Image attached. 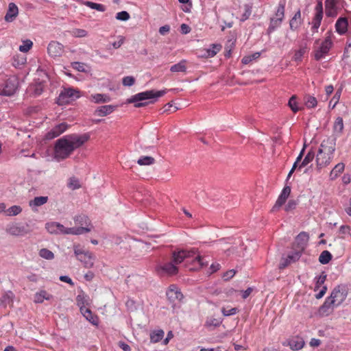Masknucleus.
<instances>
[{"instance_id": "f257e3e1", "label": "nucleus", "mask_w": 351, "mask_h": 351, "mask_svg": "<svg viewBox=\"0 0 351 351\" xmlns=\"http://www.w3.org/2000/svg\"><path fill=\"white\" fill-rule=\"evenodd\" d=\"M90 139V134H71L58 139L54 145L53 158L60 162L68 158L73 152Z\"/></svg>"}, {"instance_id": "f03ea898", "label": "nucleus", "mask_w": 351, "mask_h": 351, "mask_svg": "<svg viewBox=\"0 0 351 351\" xmlns=\"http://www.w3.org/2000/svg\"><path fill=\"white\" fill-rule=\"evenodd\" d=\"M171 261L176 265L184 263L185 267L189 270H197L206 265L203 258L193 249L174 251L172 253Z\"/></svg>"}, {"instance_id": "7ed1b4c3", "label": "nucleus", "mask_w": 351, "mask_h": 351, "mask_svg": "<svg viewBox=\"0 0 351 351\" xmlns=\"http://www.w3.org/2000/svg\"><path fill=\"white\" fill-rule=\"evenodd\" d=\"M167 92V89L161 90H149L144 92H141L133 95L129 100V103H134L136 108H140L145 106L149 104V102L143 101L145 100L155 99L162 97Z\"/></svg>"}, {"instance_id": "20e7f679", "label": "nucleus", "mask_w": 351, "mask_h": 351, "mask_svg": "<svg viewBox=\"0 0 351 351\" xmlns=\"http://www.w3.org/2000/svg\"><path fill=\"white\" fill-rule=\"evenodd\" d=\"M45 228L51 234L62 233L67 234L79 235L90 231V228L84 227L65 228L61 223L54 221L47 223Z\"/></svg>"}, {"instance_id": "39448f33", "label": "nucleus", "mask_w": 351, "mask_h": 351, "mask_svg": "<svg viewBox=\"0 0 351 351\" xmlns=\"http://www.w3.org/2000/svg\"><path fill=\"white\" fill-rule=\"evenodd\" d=\"M335 148L333 146L326 147L322 143L316 155V163L318 169H322L328 165L334 155Z\"/></svg>"}, {"instance_id": "423d86ee", "label": "nucleus", "mask_w": 351, "mask_h": 351, "mask_svg": "<svg viewBox=\"0 0 351 351\" xmlns=\"http://www.w3.org/2000/svg\"><path fill=\"white\" fill-rule=\"evenodd\" d=\"M19 87V81L16 76L11 75L7 77L3 82L0 84V95L12 96Z\"/></svg>"}, {"instance_id": "0eeeda50", "label": "nucleus", "mask_w": 351, "mask_h": 351, "mask_svg": "<svg viewBox=\"0 0 351 351\" xmlns=\"http://www.w3.org/2000/svg\"><path fill=\"white\" fill-rule=\"evenodd\" d=\"M81 97L80 92L73 88H64L59 94L57 99L58 105H64L76 100Z\"/></svg>"}, {"instance_id": "6e6552de", "label": "nucleus", "mask_w": 351, "mask_h": 351, "mask_svg": "<svg viewBox=\"0 0 351 351\" xmlns=\"http://www.w3.org/2000/svg\"><path fill=\"white\" fill-rule=\"evenodd\" d=\"M348 295V290L345 285H339L336 286L332 291L328 298L337 307L340 306L346 299Z\"/></svg>"}, {"instance_id": "1a4fd4ad", "label": "nucleus", "mask_w": 351, "mask_h": 351, "mask_svg": "<svg viewBox=\"0 0 351 351\" xmlns=\"http://www.w3.org/2000/svg\"><path fill=\"white\" fill-rule=\"evenodd\" d=\"M73 250L77 260L82 263L85 267L90 268L93 266L95 257L91 252L84 250L79 245H74Z\"/></svg>"}, {"instance_id": "9d476101", "label": "nucleus", "mask_w": 351, "mask_h": 351, "mask_svg": "<svg viewBox=\"0 0 351 351\" xmlns=\"http://www.w3.org/2000/svg\"><path fill=\"white\" fill-rule=\"evenodd\" d=\"M167 299L173 308H175L178 306L184 298L183 294L180 291V289L176 285H171L166 292Z\"/></svg>"}, {"instance_id": "9b49d317", "label": "nucleus", "mask_w": 351, "mask_h": 351, "mask_svg": "<svg viewBox=\"0 0 351 351\" xmlns=\"http://www.w3.org/2000/svg\"><path fill=\"white\" fill-rule=\"evenodd\" d=\"M332 41L330 36H326L319 46L314 51V58L316 60H320L328 55L332 47Z\"/></svg>"}, {"instance_id": "f8f14e48", "label": "nucleus", "mask_w": 351, "mask_h": 351, "mask_svg": "<svg viewBox=\"0 0 351 351\" xmlns=\"http://www.w3.org/2000/svg\"><path fill=\"white\" fill-rule=\"evenodd\" d=\"M326 276L325 272L323 271L319 276L315 278L314 291H318L315 295L316 299H321L326 293L327 287L324 285L326 280Z\"/></svg>"}, {"instance_id": "ddd939ff", "label": "nucleus", "mask_w": 351, "mask_h": 351, "mask_svg": "<svg viewBox=\"0 0 351 351\" xmlns=\"http://www.w3.org/2000/svg\"><path fill=\"white\" fill-rule=\"evenodd\" d=\"M8 234L14 237H23L26 235L29 231L21 223H10L5 229Z\"/></svg>"}, {"instance_id": "4468645a", "label": "nucleus", "mask_w": 351, "mask_h": 351, "mask_svg": "<svg viewBox=\"0 0 351 351\" xmlns=\"http://www.w3.org/2000/svg\"><path fill=\"white\" fill-rule=\"evenodd\" d=\"M315 16L312 20V29L314 32H317L323 19V4L322 0H317L315 8Z\"/></svg>"}, {"instance_id": "2eb2a0df", "label": "nucleus", "mask_w": 351, "mask_h": 351, "mask_svg": "<svg viewBox=\"0 0 351 351\" xmlns=\"http://www.w3.org/2000/svg\"><path fill=\"white\" fill-rule=\"evenodd\" d=\"M179 269L171 261L158 267V271L162 275L174 276L178 273Z\"/></svg>"}, {"instance_id": "dca6fc26", "label": "nucleus", "mask_w": 351, "mask_h": 351, "mask_svg": "<svg viewBox=\"0 0 351 351\" xmlns=\"http://www.w3.org/2000/svg\"><path fill=\"white\" fill-rule=\"evenodd\" d=\"M302 256V252L299 251H295L289 253L287 257H283L281 259L280 263L279 265V268L280 269H285L289 265L292 263H295L298 261Z\"/></svg>"}, {"instance_id": "f3484780", "label": "nucleus", "mask_w": 351, "mask_h": 351, "mask_svg": "<svg viewBox=\"0 0 351 351\" xmlns=\"http://www.w3.org/2000/svg\"><path fill=\"white\" fill-rule=\"evenodd\" d=\"M47 52L52 58L60 57L64 52V46L57 41H51L48 45Z\"/></svg>"}, {"instance_id": "a211bd4d", "label": "nucleus", "mask_w": 351, "mask_h": 351, "mask_svg": "<svg viewBox=\"0 0 351 351\" xmlns=\"http://www.w3.org/2000/svg\"><path fill=\"white\" fill-rule=\"evenodd\" d=\"M68 124L66 123H61L54 126L50 131L46 134V137L48 139H52L58 137L68 129Z\"/></svg>"}, {"instance_id": "6ab92c4d", "label": "nucleus", "mask_w": 351, "mask_h": 351, "mask_svg": "<svg viewBox=\"0 0 351 351\" xmlns=\"http://www.w3.org/2000/svg\"><path fill=\"white\" fill-rule=\"evenodd\" d=\"M337 307L331 301L327 298L324 304L318 309V315L321 317L328 316L332 314L335 308Z\"/></svg>"}, {"instance_id": "aec40b11", "label": "nucleus", "mask_w": 351, "mask_h": 351, "mask_svg": "<svg viewBox=\"0 0 351 351\" xmlns=\"http://www.w3.org/2000/svg\"><path fill=\"white\" fill-rule=\"evenodd\" d=\"M291 193V187L289 186H285L282 190L280 195L278 196L276 204L273 206L272 210H278L280 206H282L286 202L289 195Z\"/></svg>"}, {"instance_id": "412c9836", "label": "nucleus", "mask_w": 351, "mask_h": 351, "mask_svg": "<svg viewBox=\"0 0 351 351\" xmlns=\"http://www.w3.org/2000/svg\"><path fill=\"white\" fill-rule=\"evenodd\" d=\"M304 341L300 337H295L287 341V343H283L284 346H288L292 350H300L304 346Z\"/></svg>"}, {"instance_id": "4be33fe9", "label": "nucleus", "mask_w": 351, "mask_h": 351, "mask_svg": "<svg viewBox=\"0 0 351 351\" xmlns=\"http://www.w3.org/2000/svg\"><path fill=\"white\" fill-rule=\"evenodd\" d=\"M338 0H326L325 9L326 14L328 17H334L337 14V5Z\"/></svg>"}, {"instance_id": "5701e85b", "label": "nucleus", "mask_w": 351, "mask_h": 351, "mask_svg": "<svg viewBox=\"0 0 351 351\" xmlns=\"http://www.w3.org/2000/svg\"><path fill=\"white\" fill-rule=\"evenodd\" d=\"M80 312L83 315V316L86 319V320L90 322L93 325H98L97 316L94 315L89 308H86V306H82L81 307Z\"/></svg>"}, {"instance_id": "b1692460", "label": "nucleus", "mask_w": 351, "mask_h": 351, "mask_svg": "<svg viewBox=\"0 0 351 351\" xmlns=\"http://www.w3.org/2000/svg\"><path fill=\"white\" fill-rule=\"evenodd\" d=\"M19 9L14 3H10L8 5V10L5 16V20L7 22H12L18 15Z\"/></svg>"}, {"instance_id": "393cba45", "label": "nucleus", "mask_w": 351, "mask_h": 351, "mask_svg": "<svg viewBox=\"0 0 351 351\" xmlns=\"http://www.w3.org/2000/svg\"><path fill=\"white\" fill-rule=\"evenodd\" d=\"M53 295L45 290H40L34 295V302L37 304L43 303L45 300H50Z\"/></svg>"}, {"instance_id": "a878e982", "label": "nucleus", "mask_w": 351, "mask_h": 351, "mask_svg": "<svg viewBox=\"0 0 351 351\" xmlns=\"http://www.w3.org/2000/svg\"><path fill=\"white\" fill-rule=\"evenodd\" d=\"M116 108V106L112 105H106L98 107L95 111V114L98 116H107L111 114Z\"/></svg>"}, {"instance_id": "bb28decb", "label": "nucleus", "mask_w": 351, "mask_h": 351, "mask_svg": "<svg viewBox=\"0 0 351 351\" xmlns=\"http://www.w3.org/2000/svg\"><path fill=\"white\" fill-rule=\"evenodd\" d=\"M348 20L346 18H339L335 23V29L340 35L344 34L348 30Z\"/></svg>"}, {"instance_id": "cd10ccee", "label": "nucleus", "mask_w": 351, "mask_h": 351, "mask_svg": "<svg viewBox=\"0 0 351 351\" xmlns=\"http://www.w3.org/2000/svg\"><path fill=\"white\" fill-rule=\"evenodd\" d=\"M186 60H182L178 63L172 65L170 67V71L172 73H186Z\"/></svg>"}, {"instance_id": "c85d7f7f", "label": "nucleus", "mask_w": 351, "mask_h": 351, "mask_svg": "<svg viewBox=\"0 0 351 351\" xmlns=\"http://www.w3.org/2000/svg\"><path fill=\"white\" fill-rule=\"evenodd\" d=\"M286 0H280L277 10L275 13V19H279L282 22L285 17V9Z\"/></svg>"}, {"instance_id": "c756f323", "label": "nucleus", "mask_w": 351, "mask_h": 351, "mask_svg": "<svg viewBox=\"0 0 351 351\" xmlns=\"http://www.w3.org/2000/svg\"><path fill=\"white\" fill-rule=\"evenodd\" d=\"M345 165L343 162H339L335 166L330 173V178L331 180L336 179L344 170Z\"/></svg>"}, {"instance_id": "7c9ffc66", "label": "nucleus", "mask_w": 351, "mask_h": 351, "mask_svg": "<svg viewBox=\"0 0 351 351\" xmlns=\"http://www.w3.org/2000/svg\"><path fill=\"white\" fill-rule=\"evenodd\" d=\"M300 18H301V12H300V10H299L295 13L294 16L290 21L289 25H290V28L292 30H295L299 27V26L300 25V23H301Z\"/></svg>"}, {"instance_id": "2f4dec72", "label": "nucleus", "mask_w": 351, "mask_h": 351, "mask_svg": "<svg viewBox=\"0 0 351 351\" xmlns=\"http://www.w3.org/2000/svg\"><path fill=\"white\" fill-rule=\"evenodd\" d=\"M48 197L47 196L36 197L29 203V206L32 208L44 205L47 202Z\"/></svg>"}, {"instance_id": "473e14b6", "label": "nucleus", "mask_w": 351, "mask_h": 351, "mask_svg": "<svg viewBox=\"0 0 351 351\" xmlns=\"http://www.w3.org/2000/svg\"><path fill=\"white\" fill-rule=\"evenodd\" d=\"M92 101L96 104L106 103L110 101V97L106 94L97 93L91 95Z\"/></svg>"}, {"instance_id": "72a5a7b5", "label": "nucleus", "mask_w": 351, "mask_h": 351, "mask_svg": "<svg viewBox=\"0 0 351 351\" xmlns=\"http://www.w3.org/2000/svg\"><path fill=\"white\" fill-rule=\"evenodd\" d=\"M165 332L162 330H156L150 333V341L152 343H157L162 339Z\"/></svg>"}, {"instance_id": "f704fd0d", "label": "nucleus", "mask_w": 351, "mask_h": 351, "mask_svg": "<svg viewBox=\"0 0 351 351\" xmlns=\"http://www.w3.org/2000/svg\"><path fill=\"white\" fill-rule=\"evenodd\" d=\"M344 125H343V120L341 117H338L334 123L333 125V130L334 132L340 134L342 133L343 130Z\"/></svg>"}, {"instance_id": "c9c22d12", "label": "nucleus", "mask_w": 351, "mask_h": 351, "mask_svg": "<svg viewBox=\"0 0 351 351\" xmlns=\"http://www.w3.org/2000/svg\"><path fill=\"white\" fill-rule=\"evenodd\" d=\"M38 255L43 259L51 261L55 257L54 254L47 248H42L38 252Z\"/></svg>"}, {"instance_id": "e433bc0d", "label": "nucleus", "mask_w": 351, "mask_h": 351, "mask_svg": "<svg viewBox=\"0 0 351 351\" xmlns=\"http://www.w3.org/2000/svg\"><path fill=\"white\" fill-rule=\"evenodd\" d=\"M309 239L308 234L306 232H300L297 237H296V242L298 245H302L304 247V245H306Z\"/></svg>"}, {"instance_id": "4c0bfd02", "label": "nucleus", "mask_w": 351, "mask_h": 351, "mask_svg": "<svg viewBox=\"0 0 351 351\" xmlns=\"http://www.w3.org/2000/svg\"><path fill=\"white\" fill-rule=\"evenodd\" d=\"M22 212V208L18 205H14L8 208L6 210V216L14 217L19 215Z\"/></svg>"}, {"instance_id": "58836bf2", "label": "nucleus", "mask_w": 351, "mask_h": 351, "mask_svg": "<svg viewBox=\"0 0 351 351\" xmlns=\"http://www.w3.org/2000/svg\"><path fill=\"white\" fill-rule=\"evenodd\" d=\"M221 49V45L219 44H213L210 47L206 50V55L208 57L215 56Z\"/></svg>"}, {"instance_id": "ea45409f", "label": "nucleus", "mask_w": 351, "mask_h": 351, "mask_svg": "<svg viewBox=\"0 0 351 351\" xmlns=\"http://www.w3.org/2000/svg\"><path fill=\"white\" fill-rule=\"evenodd\" d=\"M315 153L313 151H309L306 156L304 157V160L302 161L300 165H299V169H301L307 165H308L315 158Z\"/></svg>"}, {"instance_id": "a19ab883", "label": "nucleus", "mask_w": 351, "mask_h": 351, "mask_svg": "<svg viewBox=\"0 0 351 351\" xmlns=\"http://www.w3.org/2000/svg\"><path fill=\"white\" fill-rule=\"evenodd\" d=\"M84 4L90 9L96 10L99 12H104L106 10V7L101 3L87 1H85Z\"/></svg>"}, {"instance_id": "79ce46f5", "label": "nucleus", "mask_w": 351, "mask_h": 351, "mask_svg": "<svg viewBox=\"0 0 351 351\" xmlns=\"http://www.w3.org/2000/svg\"><path fill=\"white\" fill-rule=\"evenodd\" d=\"M332 254H330V252L327 251V250H324L323 251L320 255H319V261L322 263V264H327L328 263L330 260L332 259Z\"/></svg>"}, {"instance_id": "37998d69", "label": "nucleus", "mask_w": 351, "mask_h": 351, "mask_svg": "<svg viewBox=\"0 0 351 351\" xmlns=\"http://www.w3.org/2000/svg\"><path fill=\"white\" fill-rule=\"evenodd\" d=\"M306 47H301L298 50H296L293 55V60L295 62H300L302 60V58H303L304 55L306 53Z\"/></svg>"}, {"instance_id": "c03bdc74", "label": "nucleus", "mask_w": 351, "mask_h": 351, "mask_svg": "<svg viewBox=\"0 0 351 351\" xmlns=\"http://www.w3.org/2000/svg\"><path fill=\"white\" fill-rule=\"evenodd\" d=\"M305 105L308 108H313L317 106V99L311 95H307L304 98Z\"/></svg>"}, {"instance_id": "a18cd8bd", "label": "nucleus", "mask_w": 351, "mask_h": 351, "mask_svg": "<svg viewBox=\"0 0 351 351\" xmlns=\"http://www.w3.org/2000/svg\"><path fill=\"white\" fill-rule=\"evenodd\" d=\"M281 23L282 21H280L279 19L271 18L269 27L267 29L268 34L272 33L276 28L280 26Z\"/></svg>"}, {"instance_id": "49530a36", "label": "nucleus", "mask_w": 351, "mask_h": 351, "mask_svg": "<svg viewBox=\"0 0 351 351\" xmlns=\"http://www.w3.org/2000/svg\"><path fill=\"white\" fill-rule=\"evenodd\" d=\"M155 159L152 156H141L137 163L140 165H150L154 163Z\"/></svg>"}, {"instance_id": "de8ad7c7", "label": "nucleus", "mask_w": 351, "mask_h": 351, "mask_svg": "<svg viewBox=\"0 0 351 351\" xmlns=\"http://www.w3.org/2000/svg\"><path fill=\"white\" fill-rule=\"evenodd\" d=\"M341 95V89L337 90L329 102V107H331V108H334L336 106V105L339 101Z\"/></svg>"}, {"instance_id": "09e8293b", "label": "nucleus", "mask_w": 351, "mask_h": 351, "mask_svg": "<svg viewBox=\"0 0 351 351\" xmlns=\"http://www.w3.org/2000/svg\"><path fill=\"white\" fill-rule=\"evenodd\" d=\"M88 296L84 294H80L77 296L76 300L80 310L81 307L86 306L88 304Z\"/></svg>"}, {"instance_id": "8fccbe9b", "label": "nucleus", "mask_w": 351, "mask_h": 351, "mask_svg": "<svg viewBox=\"0 0 351 351\" xmlns=\"http://www.w3.org/2000/svg\"><path fill=\"white\" fill-rule=\"evenodd\" d=\"M33 45V43L32 40L27 39L23 41V44L19 46V51L21 52H27Z\"/></svg>"}, {"instance_id": "3c124183", "label": "nucleus", "mask_w": 351, "mask_h": 351, "mask_svg": "<svg viewBox=\"0 0 351 351\" xmlns=\"http://www.w3.org/2000/svg\"><path fill=\"white\" fill-rule=\"evenodd\" d=\"M68 186L72 190H75L80 189L81 187V185L77 178L72 177L69 180Z\"/></svg>"}, {"instance_id": "603ef678", "label": "nucleus", "mask_w": 351, "mask_h": 351, "mask_svg": "<svg viewBox=\"0 0 351 351\" xmlns=\"http://www.w3.org/2000/svg\"><path fill=\"white\" fill-rule=\"evenodd\" d=\"M222 323V319L219 318L210 317L207 319L206 326L217 327Z\"/></svg>"}, {"instance_id": "864d4df0", "label": "nucleus", "mask_w": 351, "mask_h": 351, "mask_svg": "<svg viewBox=\"0 0 351 351\" xmlns=\"http://www.w3.org/2000/svg\"><path fill=\"white\" fill-rule=\"evenodd\" d=\"M288 105L293 112H297L299 110L296 97L295 95H293L289 99Z\"/></svg>"}, {"instance_id": "5fc2aeb1", "label": "nucleus", "mask_w": 351, "mask_h": 351, "mask_svg": "<svg viewBox=\"0 0 351 351\" xmlns=\"http://www.w3.org/2000/svg\"><path fill=\"white\" fill-rule=\"evenodd\" d=\"M244 9H245V12L241 15V21H245L247 19H249V17L250 16L251 13H252V6L251 5L246 4L244 6Z\"/></svg>"}, {"instance_id": "6e6d98bb", "label": "nucleus", "mask_w": 351, "mask_h": 351, "mask_svg": "<svg viewBox=\"0 0 351 351\" xmlns=\"http://www.w3.org/2000/svg\"><path fill=\"white\" fill-rule=\"evenodd\" d=\"M237 312H238V309L237 308H227L223 307L221 308V313L226 317L234 315L237 314Z\"/></svg>"}, {"instance_id": "4d7b16f0", "label": "nucleus", "mask_w": 351, "mask_h": 351, "mask_svg": "<svg viewBox=\"0 0 351 351\" xmlns=\"http://www.w3.org/2000/svg\"><path fill=\"white\" fill-rule=\"evenodd\" d=\"M116 19L119 21H125L130 19V14L126 11H121L117 13Z\"/></svg>"}, {"instance_id": "13d9d810", "label": "nucleus", "mask_w": 351, "mask_h": 351, "mask_svg": "<svg viewBox=\"0 0 351 351\" xmlns=\"http://www.w3.org/2000/svg\"><path fill=\"white\" fill-rule=\"evenodd\" d=\"M135 82V79L132 76L124 77L122 80L123 85L125 86H131Z\"/></svg>"}, {"instance_id": "bf43d9fd", "label": "nucleus", "mask_w": 351, "mask_h": 351, "mask_svg": "<svg viewBox=\"0 0 351 351\" xmlns=\"http://www.w3.org/2000/svg\"><path fill=\"white\" fill-rule=\"evenodd\" d=\"M87 35V32L83 29H75L73 31V36L76 38H83Z\"/></svg>"}, {"instance_id": "052dcab7", "label": "nucleus", "mask_w": 351, "mask_h": 351, "mask_svg": "<svg viewBox=\"0 0 351 351\" xmlns=\"http://www.w3.org/2000/svg\"><path fill=\"white\" fill-rule=\"evenodd\" d=\"M72 67L80 72H86L85 64L79 62H75L72 63Z\"/></svg>"}, {"instance_id": "680f3d73", "label": "nucleus", "mask_w": 351, "mask_h": 351, "mask_svg": "<svg viewBox=\"0 0 351 351\" xmlns=\"http://www.w3.org/2000/svg\"><path fill=\"white\" fill-rule=\"evenodd\" d=\"M118 40L112 43V46L114 49H119L125 42V38L123 36H118Z\"/></svg>"}, {"instance_id": "e2e57ef3", "label": "nucleus", "mask_w": 351, "mask_h": 351, "mask_svg": "<svg viewBox=\"0 0 351 351\" xmlns=\"http://www.w3.org/2000/svg\"><path fill=\"white\" fill-rule=\"evenodd\" d=\"M298 203L294 199H291L288 202V203L285 205V209L287 212L291 211L295 208Z\"/></svg>"}, {"instance_id": "0e129e2a", "label": "nucleus", "mask_w": 351, "mask_h": 351, "mask_svg": "<svg viewBox=\"0 0 351 351\" xmlns=\"http://www.w3.org/2000/svg\"><path fill=\"white\" fill-rule=\"evenodd\" d=\"M236 274V271L234 269H231L226 273H224L223 278L225 280H228L231 279Z\"/></svg>"}, {"instance_id": "69168bd1", "label": "nucleus", "mask_w": 351, "mask_h": 351, "mask_svg": "<svg viewBox=\"0 0 351 351\" xmlns=\"http://www.w3.org/2000/svg\"><path fill=\"white\" fill-rule=\"evenodd\" d=\"M217 249L224 250V251H230L229 248H226L224 245L226 244L223 239L219 240L217 243H215Z\"/></svg>"}, {"instance_id": "338daca9", "label": "nucleus", "mask_w": 351, "mask_h": 351, "mask_svg": "<svg viewBox=\"0 0 351 351\" xmlns=\"http://www.w3.org/2000/svg\"><path fill=\"white\" fill-rule=\"evenodd\" d=\"M170 31V27L168 25H163L159 28V33L161 35H165Z\"/></svg>"}, {"instance_id": "774afa93", "label": "nucleus", "mask_w": 351, "mask_h": 351, "mask_svg": "<svg viewBox=\"0 0 351 351\" xmlns=\"http://www.w3.org/2000/svg\"><path fill=\"white\" fill-rule=\"evenodd\" d=\"M119 346L123 350V351H131L130 346L127 344L126 343L123 341H119Z\"/></svg>"}]
</instances>
